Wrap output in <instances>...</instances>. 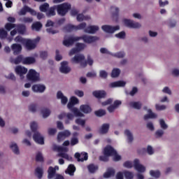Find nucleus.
<instances>
[{
	"mask_svg": "<svg viewBox=\"0 0 179 179\" xmlns=\"http://www.w3.org/2000/svg\"><path fill=\"white\" fill-rule=\"evenodd\" d=\"M108 129H110V124H103L99 129V134H107L108 132Z\"/></svg>",
	"mask_w": 179,
	"mask_h": 179,
	"instance_id": "obj_33",
	"label": "nucleus"
},
{
	"mask_svg": "<svg viewBox=\"0 0 179 179\" xmlns=\"http://www.w3.org/2000/svg\"><path fill=\"white\" fill-rule=\"evenodd\" d=\"M68 136H71V131L69 130H65L64 131L59 132L57 136L58 142H61V141H64Z\"/></svg>",
	"mask_w": 179,
	"mask_h": 179,
	"instance_id": "obj_19",
	"label": "nucleus"
},
{
	"mask_svg": "<svg viewBox=\"0 0 179 179\" xmlns=\"http://www.w3.org/2000/svg\"><path fill=\"white\" fill-rule=\"evenodd\" d=\"M78 103H79V99L75 96H72L67 104V108L70 111L73 113L75 117H85V115H83L78 108H73L75 104H78Z\"/></svg>",
	"mask_w": 179,
	"mask_h": 179,
	"instance_id": "obj_5",
	"label": "nucleus"
},
{
	"mask_svg": "<svg viewBox=\"0 0 179 179\" xmlns=\"http://www.w3.org/2000/svg\"><path fill=\"white\" fill-rule=\"evenodd\" d=\"M127 85L124 81H116L110 84V87H124Z\"/></svg>",
	"mask_w": 179,
	"mask_h": 179,
	"instance_id": "obj_27",
	"label": "nucleus"
},
{
	"mask_svg": "<svg viewBox=\"0 0 179 179\" xmlns=\"http://www.w3.org/2000/svg\"><path fill=\"white\" fill-rule=\"evenodd\" d=\"M60 72L62 73H69L71 67L68 66V62H63L61 63Z\"/></svg>",
	"mask_w": 179,
	"mask_h": 179,
	"instance_id": "obj_20",
	"label": "nucleus"
},
{
	"mask_svg": "<svg viewBox=\"0 0 179 179\" xmlns=\"http://www.w3.org/2000/svg\"><path fill=\"white\" fill-rule=\"evenodd\" d=\"M166 108H167V106L165 105L155 104V110H157V111H163L166 110Z\"/></svg>",
	"mask_w": 179,
	"mask_h": 179,
	"instance_id": "obj_50",
	"label": "nucleus"
},
{
	"mask_svg": "<svg viewBox=\"0 0 179 179\" xmlns=\"http://www.w3.org/2000/svg\"><path fill=\"white\" fill-rule=\"evenodd\" d=\"M88 170H89L90 173H96V171H97V170H99V166H97V165H94V164H90L88 166Z\"/></svg>",
	"mask_w": 179,
	"mask_h": 179,
	"instance_id": "obj_43",
	"label": "nucleus"
},
{
	"mask_svg": "<svg viewBox=\"0 0 179 179\" xmlns=\"http://www.w3.org/2000/svg\"><path fill=\"white\" fill-rule=\"evenodd\" d=\"M41 114L43 118H47V117H50V114H51V110L50 109L44 108L41 110Z\"/></svg>",
	"mask_w": 179,
	"mask_h": 179,
	"instance_id": "obj_39",
	"label": "nucleus"
},
{
	"mask_svg": "<svg viewBox=\"0 0 179 179\" xmlns=\"http://www.w3.org/2000/svg\"><path fill=\"white\" fill-rule=\"evenodd\" d=\"M159 124L162 129H167L169 128V126L167 124H166V122H164V120L163 119L159 120Z\"/></svg>",
	"mask_w": 179,
	"mask_h": 179,
	"instance_id": "obj_52",
	"label": "nucleus"
},
{
	"mask_svg": "<svg viewBox=\"0 0 179 179\" xmlns=\"http://www.w3.org/2000/svg\"><path fill=\"white\" fill-rule=\"evenodd\" d=\"M73 64H80V66L85 68L87 65V62L85 61V56L83 55H76L71 59Z\"/></svg>",
	"mask_w": 179,
	"mask_h": 179,
	"instance_id": "obj_8",
	"label": "nucleus"
},
{
	"mask_svg": "<svg viewBox=\"0 0 179 179\" xmlns=\"http://www.w3.org/2000/svg\"><path fill=\"white\" fill-rule=\"evenodd\" d=\"M40 41V38L38 37L34 40L26 39L24 42L27 50H34L36 47L37 43Z\"/></svg>",
	"mask_w": 179,
	"mask_h": 179,
	"instance_id": "obj_10",
	"label": "nucleus"
},
{
	"mask_svg": "<svg viewBox=\"0 0 179 179\" xmlns=\"http://www.w3.org/2000/svg\"><path fill=\"white\" fill-rule=\"evenodd\" d=\"M111 55L115 57V58H124V57H125V52H118L117 53H112Z\"/></svg>",
	"mask_w": 179,
	"mask_h": 179,
	"instance_id": "obj_47",
	"label": "nucleus"
},
{
	"mask_svg": "<svg viewBox=\"0 0 179 179\" xmlns=\"http://www.w3.org/2000/svg\"><path fill=\"white\" fill-rule=\"evenodd\" d=\"M79 136V133L74 132L73 134V138L71 139V145L75 146V145H78L79 143V139L78 136Z\"/></svg>",
	"mask_w": 179,
	"mask_h": 179,
	"instance_id": "obj_26",
	"label": "nucleus"
},
{
	"mask_svg": "<svg viewBox=\"0 0 179 179\" xmlns=\"http://www.w3.org/2000/svg\"><path fill=\"white\" fill-rule=\"evenodd\" d=\"M41 27H43V24L40 22H34L32 24V30H36V31H38Z\"/></svg>",
	"mask_w": 179,
	"mask_h": 179,
	"instance_id": "obj_41",
	"label": "nucleus"
},
{
	"mask_svg": "<svg viewBox=\"0 0 179 179\" xmlns=\"http://www.w3.org/2000/svg\"><path fill=\"white\" fill-rule=\"evenodd\" d=\"M134 169L137 170L138 173H145V171H146V168L139 163V159H134Z\"/></svg>",
	"mask_w": 179,
	"mask_h": 179,
	"instance_id": "obj_18",
	"label": "nucleus"
},
{
	"mask_svg": "<svg viewBox=\"0 0 179 179\" xmlns=\"http://www.w3.org/2000/svg\"><path fill=\"white\" fill-rule=\"evenodd\" d=\"M15 27H16V24H12V23H7L5 25V28L8 31H10V30H12V29H15Z\"/></svg>",
	"mask_w": 179,
	"mask_h": 179,
	"instance_id": "obj_56",
	"label": "nucleus"
},
{
	"mask_svg": "<svg viewBox=\"0 0 179 179\" xmlns=\"http://www.w3.org/2000/svg\"><path fill=\"white\" fill-rule=\"evenodd\" d=\"M147 113L148 114L144 116V120H153L155 118H157V115L153 113V111H152V109H148Z\"/></svg>",
	"mask_w": 179,
	"mask_h": 179,
	"instance_id": "obj_23",
	"label": "nucleus"
},
{
	"mask_svg": "<svg viewBox=\"0 0 179 179\" xmlns=\"http://www.w3.org/2000/svg\"><path fill=\"white\" fill-rule=\"evenodd\" d=\"M43 171L42 167H37L35 169V176H36V177H38V178H39V179L43 178Z\"/></svg>",
	"mask_w": 179,
	"mask_h": 179,
	"instance_id": "obj_35",
	"label": "nucleus"
},
{
	"mask_svg": "<svg viewBox=\"0 0 179 179\" xmlns=\"http://www.w3.org/2000/svg\"><path fill=\"white\" fill-rule=\"evenodd\" d=\"M124 175L126 179H134V173L129 171H124Z\"/></svg>",
	"mask_w": 179,
	"mask_h": 179,
	"instance_id": "obj_53",
	"label": "nucleus"
},
{
	"mask_svg": "<svg viewBox=\"0 0 179 179\" xmlns=\"http://www.w3.org/2000/svg\"><path fill=\"white\" fill-rule=\"evenodd\" d=\"M76 171V168L75 167V166L70 164L67 170L66 171V173L67 174H69V176H73V173H75Z\"/></svg>",
	"mask_w": 179,
	"mask_h": 179,
	"instance_id": "obj_37",
	"label": "nucleus"
},
{
	"mask_svg": "<svg viewBox=\"0 0 179 179\" xmlns=\"http://www.w3.org/2000/svg\"><path fill=\"white\" fill-rule=\"evenodd\" d=\"M99 27L97 25H90L85 29H84L85 33H88L89 34H94L96 31H99Z\"/></svg>",
	"mask_w": 179,
	"mask_h": 179,
	"instance_id": "obj_16",
	"label": "nucleus"
},
{
	"mask_svg": "<svg viewBox=\"0 0 179 179\" xmlns=\"http://www.w3.org/2000/svg\"><path fill=\"white\" fill-rule=\"evenodd\" d=\"M55 9H57L58 15H60V16H65L68 10L71 9V4L64 3L51 7L46 12V16H48L49 17L51 16H55Z\"/></svg>",
	"mask_w": 179,
	"mask_h": 179,
	"instance_id": "obj_2",
	"label": "nucleus"
},
{
	"mask_svg": "<svg viewBox=\"0 0 179 179\" xmlns=\"http://www.w3.org/2000/svg\"><path fill=\"white\" fill-rule=\"evenodd\" d=\"M80 110L84 113V114H89V113H92V108H90L89 105H81Z\"/></svg>",
	"mask_w": 179,
	"mask_h": 179,
	"instance_id": "obj_32",
	"label": "nucleus"
},
{
	"mask_svg": "<svg viewBox=\"0 0 179 179\" xmlns=\"http://www.w3.org/2000/svg\"><path fill=\"white\" fill-rule=\"evenodd\" d=\"M85 47L86 46L85 45L84 43H76V48H73L70 51L69 55H73L74 54H76L80 51H82V50H84Z\"/></svg>",
	"mask_w": 179,
	"mask_h": 179,
	"instance_id": "obj_17",
	"label": "nucleus"
},
{
	"mask_svg": "<svg viewBox=\"0 0 179 179\" xmlns=\"http://www.w3.org/2000/svg\"><path fill=\"white\" fill-rule=\"evenodd\" d=\"M121 101H115L113 105H111L109 107H108V111H109L110 113H114L116 108H118V106H121Z\"/></svg>",
	"mask_w": 179,
	"mask_h": 179,
	"instance_id": "obj_24",
	"label": "nucleus"
},
{
	"mask_svg": "<svg viewBox=\"0 0 179 179\" xmlns=\"http://www.w3.org/2000/svg\"><path fill=\"white\" fill-rule=\"evenodd\" d=\"M120 73H121V71L119 69H114L112 71L111 76L112 78H118V76H120Z\"/></svg>",
	"mask_w": 179,
	"mask_h": 179,
	"instance_id": "obj_44",
	"label": "nucleus"
},
{
	"mask_svg": "<svg viewBox=\"0 0 179 179\" xmlns=\"http://www.w3.org/2000/svg\"><path fill=\"white\" fill-rule=\"evenodd\" d=\"M53 149L55 150H57V152H59L58 153L59 157L66 159V160H68L69 162H71V160H72V157L69 156L67 153H66V152H68L69 150L68 148L55 145H53Z\"/></svg>",
	"mask_w": 179,
	"mask_h": 179,
	"instance_id": "obj_6",
	"label": "nucleus"
},
{
	"mask_svg": "<svg viewBox=\"0 0 179 179\" xmlns=\"http://www.w3.org/2000/svg\"><path fill=\"white\" fill-rule=\"evenodd\" d=\"M36 162H43L44 161V158L43 157V154L41 152H38L36 153Z\"/></svg>",
	"mask_w": 179,
	"mask_h": 179,
	"instance_id": "obj_55",
	"label": "nucleus"
},
{
	"mask_svg": "<svg viewBox=\"0 0 179 179\" xmlns=\"http://www.w3.org/2000/svg\"><path fill=\"white\" fill-rule=\"evenodd\" d=\"M164 135V131L162 129H159L155 132V137L156 138H162Z\"/></svg>",
	"mask_w": 179,
	"mask_h": 179,
	"instance_id": "obj_58",
	"label": "nucleus"
},
{
	"mask_svg": "<svg viewBox=\"0 0 179 179\" xmlns=\"http://www.w3.org/2000/svg\"><path fill=\"white\" fill-rule=\"evenodd\" d=\"M86 27V23L83 22L78 26H76V30H83Z\"/></svg>",
	"mask_w": 179,
	"mask_h": 179,
	"instance_id": "obj_63",
	"label": "nucleus"
},
{
	"mask_svg": "<svg viewBox=\"0 0 179 179\" xmlns=\"http://www.w3.org/2000/svg\"><path fill=\"white\" fill-rule=\"evenodd\" d=\"M110 10H111L113 16H118L120 9L117 7L113 6V7H111Z\"/></svg>",
	"mask_w": 179,
	"mask_h": 179,
	"instance_id": "obj_51",
	"label": "nucleus"
},
{
	"mask_svg": "<svg viewBox=\"0 0 179 179\" xmlns=\"http://www.w3.org/2000/svg\"><path fill=\"white\" fill-rule=\"evenodd\" d=\"M10 148L11 150L15 153V155H20V151L19 150V147L17 146V144L15 142H12L10 144Z\"/></svg>",
	"mask_w": 179,
	"mask_h": 179,
	"instance_id": "obj_28",
	"label": "nucleus"
},
{
	"mask_svg": "<svg viewBox=\"0 0 179 179\" xmlns=\"http://www.w3.org/2000/svg\"><path fill=\"white\" fill-rule=\"evenodd\" d=\"M73 30H76V26L72 24H68L64 27V31L68 33H71V31H73Z\"/></svg>",
	"mask_w": 179,
	"mask_h": 179,
	"instance_id": "obj_42",
	"label": "nucleus"
},
{
	"mask_svg": "<svg viewBox=\"0 0 179 179\" xmlns=\"http://www.w3.org/2000/svg\"><path fill=\"white\" fill-rule=\"evenodd\" d=\"M49 8H50V5L47 3H45L43 5L40 6L39 9L41 12H47Z\"/></svg>",
	"mask_w": 179,
	"mask_h": 179,
	"instance_id": "obj_46",
	"label": "nucleus"
},
{
	"mask_svg": "<svg viewBox=\"0 0 179 179\" xmlns=\"http://www.w3.org/2000/svg\"><path fill=\"white\" fill-rule=\"evenodd\" d=\"M76 124H78V125H81V127H85V124H86V122L85 121V120L78 118L76 120Z\"/></svg>",
	"mask_w": 179,
	"mask_h": 179,
	"instance_id": "obj_60",
	"label": "nucleus"
},
{
	"mask_svg": "<svg viewBox=\"0 0 179 179\" xmlns=\"http://www.w3.org/2000/svg\"><path fill=\"white\" fill-rule=\"evenodd\" d=\"M78 22H83V20H90V15H84L83 14H78L77 15Z\"/></svg>",
	"mask_w": 179,
	"mask_h": 179,
	"instance_id": "obj_36",
	"label": "nucleus"
},
{
	"mask_svg": "<svg viewBox=\"0 0 179 179\" xmlns=\"http://www.w3.org/2000/svg\"><path fill=\"white\" fill-rule=\"evenodd\" d=\"M57 170H59V168L58 166H55V168H52V166H50L48 171V178L49 179H51V178L64 179V176L56 173Z\"/></svg>",
	"mask_w": 179,
	"mask_h": 179,
	"instance_id": "obj_7",
	"label": "nucleus"
},
{
	"mask_svg": "<svg viewBox=\"0 0 179 179\" xmlns=\"http://www.w3.org/2000/svg\"><path fill=\"white\" fill-rule=\"evenodd\" d=\"M20 22L22 23H31L33 22L32 17H24L20 19Z\"/></svg>",
	"mask_w": 179,
	"mask_h": 179,
	"instance_id": "obj_48",
	"label": "nucleus"
},
{
	"mask_svg": "<svg viewBox=\"0 0 179 179\" xmlns=\"http://www.w3.org/2000/svg\"><path fill=\"white\" fill-rule=\"evenodd\" d=\"M93 96L94 97H96V99H103V97H106V91L101 90V91H94L92 93Z\"/></svg>",
	"mask_w": 179,
	"mask_h": 179,
	"instance_id": "obj_29",
	"label": "nucleus"
},
{
	"mask_svg": "<svg viewBox=\"0 0 179 179\" xmlns=\"http://www.w3.org/2000/svg\"><path fill=\"white\" fill-rule=\"evenodd\" d=\"M108 76V73H107V71L104 70H101L99 71V76L100 78H102V79H106L107 76Z\"/></svg>",
	"mask_w": 179,
	"mask_h": 179,
	"instance_id": "obj_59",
	"label": "nucleus"
},
{
	"mask_svg": "<svg viewBox=\"0 0 179 179\" xmlns=\"http://www.w3.org/2000/svg\"><path fill=\"white\" fill-rule=\"evenodd\" d=\"M34 62H36V59L31 57H25L22 60V64L24 65H30L31 64H34Z\"/></svg>",
	"mask_w": 179,
	"mask_h": 179,
	"instance_id": "obj_30",
	"label": "nucleus"
},
{
	"mask_svg": "<svg viewBox=\"0 0 179 179\" xmlns=\"http://www.w3.org/2000/svg\"><path fill=\"white\" fill-rule=\"evenodd\" d=\"M115 174V171L113 168H108L106 172L103 174L104 178H110Z\"/></svg>",
	"mask_w": 179,
	"mask_h": 179,
	"instance_id": "obj_31",
	"label": "nucleus"
},
{
	"mask_svg": "<svg viewBox=\"0 0 179 179\" xmlns=\"http://www.w3.org/2000/svg\"><path fill=\"white\" fill-rule=\"evenodd\" d=\"M123 23L127 27L130 29H141V26L139 22H135L133 20L124 19L123 20Z\"/></svg>",
	"mask_w": 179,
	"mask_h": 179,
	"instance_id": "obj_11",
	"label": "nucleus"
},
{
	"mask_svg": "<svg viewBox=\"0 0 179 179\" xmlns=\"http://www.w3.org/2000/svg\"><path fill=\"white\" fill-rule=\"evenodd\" d=\"M130 107L136 108V110H141L142 108V103L141 102H131Z\"/></svg>",
	"mask_w": 179,
	"mask_h": 179,
	"instance_id": "obj_40",
	"label": "nucleus"
},
{
	"mask_svg": "<svg viewBox=\"0 0 179 179\" xmlns=\"http://www.w3.org/2000/svg\"><path fill=\"white\" fill-rule=\"evenodd\" d=\"M66 117L68 120L65 121V124H69V120H73V115L72 113L66 114Z\"/></svg>",
	"mask_w": 179,
	"mask_h": 179,
	"instance_id": "obj_61",
	"label": "nucleus"
},
{
	"mask_svg": "<svg viewBox=\"0 0 179 179\" xmlns=\"http://www.w3.org/2000/svg\"><path fill=\"white\" fill-rule=\"evenodd\" d=\"M27 12L31 13V15H32V16L37 15V12H36V10L31 9V8H29L27 6H24L20 10V11L18 13V15H20V16H23V15H26V13H27Z\"/></svg>",
	"mask_w": 179,
	"mask_h": 179,
	"instance_id": "obj_12",
	"label": "nucleus"
},
{
	"mask_svg": "<svg viewBox=\"0 0 179 179\" xmlns=\"http://www.w3.org/2000/svg\"><path fill=\"white\" fill-rule=\"evenodd\" d=\"M124 135L127 136L128 142H132L134 141V135H132L131 131L128 129L125 130Z\"/></svg>",
	"mask_w": 179,
	"mask_h": 179,
	"instance_id": "obj_38",
	"label": "nucleus"
},
{
	"mask_svg": "<svg viewBox=\"0 0 179 179\" xmlns=\"http://www.w3.org/2000/svg\"><path fill=\"white\" fill-rule=\"evenodd\" d=\"M27 78L31 82H38L40 80V73L34 69H30L27 75Z\"/></svg>",
	"mask_w": 179,
	"mask_h": 179,
	"instance_id": "obj_9",
	"label": "nucleus"
},
{
	"mask_svg": "<svg viewBox=\"0 0 179 179\" xmlns=\"http://www.w3.org/2000/svg\"><path fill=\"white\" fill-rule=\"evenodd\" d=\"M150 176L154 177V178H159L160 177V171L151 170L150 171Z\"/></svg>",
	"mask_w": 179,
	"mask_h": 179,
	"instance_id": "obj_45",
	"label": "nucleus"
},
{
	"mask_svg": "<svg viewBox=\"0 0 179 179\" xmlns=\"http://www.w3.org/2000/svg\"><path fill=\"white\" fill-rule=\"evenodd\" d=\"M101 29L106 33H114L115 31H117V30L120 29V26L116 25L115 27H113L110 25H103L101 27Z\"/></svg>",
	"mask_w": 179,
	"mask_h": 179,
	"instance_id": "obj_13",
	"label": "nucleus"
},
{
	"mask_svg": "<svg viewBox=\"0 0 179 179\" xmlns=\"http://www.w3.org/2000/svg\"><path fill=\"white\" fill-rule=\"evenodd\" d=\"M15 71L17 75L20 76L21 79H23V75H26V73H27V69H26L24 66H17L15 67Z\"/></svg>",
	"mask_w": 179,
	"mask_h": 179,
	"instance_id": "obj_14",
	"label": "nucleus"
},
{
	"mask_svg": "<svg viewBox=\"0 0 179 179\" xmlns=\"http://www.w3.org/2000/svg\"><path fill=\"white\" fill-rule=\"evenodd\" d=\"M95 115H96V117H103V115H106V111L103 109H100L95 111Z\"/></svg>",
	"mask_w": 179,
	"mask_h": 179,
	"instance_id": "obj_54",
	"label": "nucleus"
},
{
	"mask_svg": "<svg viewBox=\"0 0 179 179\" xmlns=\"http://www.w3.org/2000/svg\"><path fill=\"white\" fill-rule=\"evenodd\" d=\"M30 128L31 129V131L34 132L33 136L34 141H35V142L36 143H38L39 145H44V137H43V136H41V134L38 131H36L38 128V124H37V122H31Z\"/></svg>",
	"mask_w": 179,
	"mask_h": 179,
	"instance_id": "obj_4",
	"label": "nucleus"
},
{
	"mask_svg": "<svg viewBox=\"0 0 179 179\" xmlns=\"http://www.w3.org/2000/svg\"><path fill=\"white\" fill-rule=\"evenodd\" d=\"M79 40H83L84 43H87V44H92V43H94V41H97L99 38L96 36L84 35L83 36H65L64 40L63 41L64 45L66 47H71V45H73V43L75 41H79Z\"/></svg>",
	"mask_w": 179,
	"mask_h": 179,
	"instance_id": "obj_1",
	"label": "nucleus"
},
{
	"mask_svg": "<svg viewBox=\"0 0 179 179\" xmlns=\"http://www.w3.org/2000/svg\"><path fill=\"white\" fill-rule=\"evenodd\" d=\"M171 74L173 75V76H175L176 78H178V76H179V69H172Z\"/></svg>",
	"mask_w": 179,
	"mask_h": 179,
	"instance_id": "obj_64",
	"label": "nucleus"
},
{
	"mask_svg": "<svg viewBox=\"0 0 179 179\" xmlns=\"http://www.w3.org/2000/svg\"><path fill=\"white\" fill-rule=\"evenodd\" d=\"M11 50L13 51L14 55H17L22 51V45L20 44L14 43L11 46Z\"/></svg>",
	"mask_w": 179,
	"mask_h": 179,
	"instance_id": "obj_25",
	"label": "nucleus"
},
{
	"mask_svg": "<svg viewBox=\"0 0 179 179\" xmlns=\"http://www.w3.org/2000/svg\"><path fill=\"white\" fill-rule=\"evenodd\" d=\"M17 31L20 34H24V31H26V27L24 25H18L17 26Z\"/></svg>",
	"mask_w": 179,
	"mask_h": 179,
	"instance_id": "obj_49",
	"label": "nucleus"
},
{
	"mask_svg": "<svg viewBox=\"0 0 179 179\" xmlns=\"http://www.w3.org/2000/svg\"><path fill=\"white\" fill-rule=\"evenodd\" d=\"M15 43H22V44H24V43L26 42V39L22 38V36H17L15 38Z\"/></svg>",
	"mask_w": 179,
	"mask_h": 179,
	"instance_id": "obj_62",
	"label": "nucleus"
},
{
	"mask_svg": "<svg viewBox=\"0 0 179 179\" xmlns=\"http://www.w3.org/2000/svg\"><path fill=\"white\" fill-rule=\"evenodd\" d=\"M57 99H58L59 100H61V103L64 106H65V104H66V103H68V97L65 96L64 95V94L62 93V92H61V91L57 92Z\"/></svg>",
	"mask_w": 179,
	"mask_h": 179,
	"instance_id": "obj_21",
	"label": "nucleus"
},
{
	"mask_svg": "<svg viewBox=\"0 0 179 179\" xmlns=\"http://www.w3.org/2000/svg\"><path fill=\"white\" fill-rule=\"evenodd\" d=\"M6 36H8V32L3 29H0V38H6Z\"/></svg>",
	"mask_w": 179,
	"mask_h": 179,
	"instance_id": "obj_57",
	"label": "nucleus"
},
{
	"mask_svg": "<svg viewBox=\"0 0 179 179\" xmlns=\"http://www.w3.org/2000/svg\"><path fill=\"white\" fill-rule=\"evenodd\" d=\"M32 91L34 93H44L45 92V85L41 84H36L32 86Z\"/></svg>",
	"mask_w": 179,
	"mask_h": 179,
	"instance_id": "obj_15",
	"label": "nucleus"
},
{
	"mask_svg": "<svg viewBox=\"0 0 179 179\" xmlns=\"http://www.w3.org/2000/svg\"><path fill=\"white\" fill-rule=\"evenodd\" d=\"M76 159H78V162H85V160H87V153L82 152L80 154L79 152H76L75 154Z\"/></svg>",
	"mask_w": 179,
	"mask_h": 179,
	"instance_id": "obj_22",
	"label": "nucleus"
},
{
	"mask_svg": "<svg viewBox=\"0 0 179 179\" xmlns=\"http://www.w3.org/2000/svg\"><path fill=\"white\" fill-rule=\"evenodd\" d=\"M23 56L20 55L15 59L13 58H10V62H11V64H15V65H17L18 64H20V62L23 64Z\"/></svg>",
	"mask_w": 179,
	"mask_h": 179,
	"instance_id": "obj_34",
	"label": "nucleus"
},
{
	"mask_svg": "<svg viewBox=\"0 0 179 179\" xmlns=\"http://www.w3.org/2000/svg\"><path fill=\"white\" fill-rule=\"evenodd\" d=\"M104 155L99 157V160L101 162H108V157L113 156L114 162H118L121 160V156L117 154V151L110 145H108L105 148L103 151Z\"/></svg>",
	"mask_w": 179,
	"mask_h": 179,
	"instance_id": "obj_3",
	"label": "nucleus"
}]
</instances>
